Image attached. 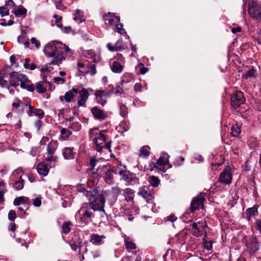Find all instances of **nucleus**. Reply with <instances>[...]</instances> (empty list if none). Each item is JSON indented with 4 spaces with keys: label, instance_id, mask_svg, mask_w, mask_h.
I'll use <instances>...</instances> for the list:
<instances>
[{
    "label": "nucleus",
    "instance_id": "5701e85b",
    "mask_svg": "<svg viewBox=\"0 0 261 261\" xmlns=\"http://www.w3.org/2000/svg\"><path fill=\"white\" fill-rule=\"evenodd\" d=\"M134 82V79L133 75L130 73H126L123 75L120 83L121 85L125 86L127 84L133 83Z\"/></svg>",
    "mask_w": 261,
    "mask_h": 261
},
{
    "label": "nucleus",
    "instance_id": "ea45409f",
    "mask_svg": "<svg viewBox=\"0 0 261 261\" xmlns=\"http://www.w3.org/2000/svg\"><path fill=\"white\" fill-rule=\"evenodd\" d=\"M257 209L258 206L257 205H255L253 207L248 208L247 212L249 216H253L257 214Z\"/></svg>",
    "mask_w": 261,
    "mask_h": 261
},
{
    "label": "nucleus",
    "instance_id": "cd10ccee",
    "mask_svg": "<svg viewBox=\"0 0 261 261\" xmlns=\"http://www.w3.org/2000/svg\"><path fill=\"white\" fill-rule=\"evenodd\" d=\"M123 69V66L118 62L114 61L111 66V69L114 73H120Z\"/></svg>",
    "mask_w": 261,
    "mask_h": 261
},
{
    "label": "nucleus",
    "instance_id": "6ab92c4d",
    "mask_svg": "<svg viewBox=\"0 0 261 261\" xmlns=\"http://www.w3.org/2000/svg\"><path fill=\"white\" fill-rule=\"evenodd\" d=\"M134 191L130 188L123 190V195L127 202L133 201L134 198Z\"/></svg>",
    "mask_w": 261,
    "mask_h": 261
},
{
    "label": "nucleus",
    "instance_id": "72a5a7b5",
    "mask_svg": "<svg viewBox=\"0 0 261 261\" xmlns=\"http://www.w3.org/2000/svg\"><path fill=\"white\" fill-rule=\"evenodd\" d=\"M256 70L253 69L252 68H250L249 70L246 72L245 74L242 75L243 79H247L249 77H254L256 74Z\"/></svg>",
    "mask_w": 261,
    "mask_h": 261
},
{
    "label": "nucleus",
    "instance_id": "2eb2a0df",
    "mask_svg": "<svg viewBox=\"0 0 261 261\" xmlns=\"http://www.w3.org/2000/svg\"><path fill=\"white\" fill-rule=\"evenodd\" d=\"M89 97V93L87 89H83L80 92V99L77 101L79 107L85 105L86 101Z\"/></svg>",
    "mask_w": 261,
    "mask_h": 261
},
{
    "label": "nucleus",
    "instance_id": "0eeeda50",
    "mask_svg": "<svg viewBox=\"0 0 261 261\" xmlns=\"http://www.w3.org/2000/svg\"><path fill=\"white\" fill-rule=\"evenodd\" d=\"M232 175V168L229 166L226 167L220 173L219 180L221 183L225 185H229L231 182Z\"/></svg>",
    "mask_w": 261,
    "mask_h": 261
},
{
    "label": "nucleus",
    "instance_id": "69168bd1",
    "mask_svg": "<svg viewBox=\"0 0 261 261\" xmlns=\"http://www.w3.org/2000/svg\"><path fill=\"white\" fill-rule=\"evenodd\" d=\"M49 141V138L47 137H43L41 140L40 141V143L42 145H45L46 143V142Z\"/></svg>",
    "mask_w": 261,
    "mask_h": 261
},
{
    "label": "nucleus",
    "instance_id": "a211bd4d",
    "mask_svg": "<svg viewBox=\"0 0 261 261\" xmlns=\"http://www.w3.org/2000/svg\"><path fill=\"white\" fill-rule=\"evenodd\" d=\"M138 195L145 199L147 203L151 202L153 198V196L152 195L151 193L144 189L141 190L140 192H138Z\"/></svg>",
    "mask_w": 261,
    "mask_h": 261
},
{
    "label": "nucleus",
    "instance_id": "f8f14e48",
    "mask_svg": "<svg viewBox=\"0 0 261 261\" xmlns=\"http://www.w3.org/2000/svg\"><path fill=\"white\" fill-rule=\"evenodd\" d=\"M91 112L93 117L95 119L99 120H104L107 117L105 113L102 110L98 109L97 107H93L91 109Z\"/></svg>",
    "mask_w": 261,
    "mask_h": 261
},
{
    "label": "nucleus",
    "instance_id": "39448f33",
    "mask_svg": "<svg viewBox=\"0 0 261 261\" xmlns=\"http://www.w3.org/2000/svg\"><path fill=\"white\" fill-rule=\"evenodd\" d=\"M105 24L112 28L115 32L122 34L123 31V24L120 23V18L115 16L114 13L109 12L103 15Z\"/></svg>",
    "mask_w": 261,
    "mask_h": 261
},
{
    "label": "nucleus",
    "instance_id": "ddd939ff",
    "mask_svg": "<svg viewBox=\"0 0 261 261\" xmlns=\"http://www.w3.org/2000/svg\"><path fill=\"white\" fill-rule=\"evenodd\" d=\"M248 247L252 251L255 252L259 250V244L255 237L252 236L247 243Z\"/></svg>",
    "mask_w": 261,
    "mask_h": 261
},
{
    "label": "nucleus",
    "instance_id": "f257e3e1",
    "mask_svg": "<svg viewBox=\"0 0 261 261\" xmlns=\"http://www.w3.org/2000/svg\"><path fill=\"white\" fill-rule=\"evenodd\" d=\"M62 43L58 41H53L47 43L44 47L43 52L48 58H53L50 65H59L65 59V55L60 51Z\"/></svg>",
    "mask_w": 261,
    "mask_h": 261
},
{
    "label": "nucleus",
    "instance_id": "c9c22d12",
    "mask_svg": "<svg viewBox=\"0 0 261 261\" xmlns=\"http://www.w3.org/2000/svg\"><path fill=\"white\" fill-rule=\"evenodd\" d=\"M97 162V160L95 158L91 159L90 161V166L93 173H95L98 171V167H96Z\"/></svg>",
    "mask_w": 261,
    "mask_h": 261
},
{
    "label": "nucleus",
    "instance_id": "49530a36",
    "mask_svg": "<svg viewBox=\"0 0 261 261\" xmlns=\"http://www.w3.org/2000/svg\"><path fill=\"white\" fill-rule=\"evenodd\" d=\"M203 247L207 250H210L213 247L212 243L211 241H207L205 238H203Z\"/></svg>",
    "mask_w": 261,
    "mask_h": 261
},
{
    "label": "nucleus",
    "instance_id": "4d7b16f0",
    "mask_svg": "<svg viewBox=\"0 0 261 261\" xmlns=\"http://www.w3.org/2000/svg\"><path fill=\"white\" fill-rule=\"evenodd\" d=\"M177 217H176L174 216V215L171 214L170 216H169L168 217H167L165 221H169L173 222L177 220Z\"/></svg>",
    "mask_w": 261,
    "mask_h": 261
},
{
    "label": "nucleus",
    "instance_id": "3c124183",
    "mask_svg": "<svg viewBox=\"0 0 261 261\" xmlns=\"http://www.w3.org/2000/svg\"><path fill=\"white\" fill-rule=\"evenodd\" d=\"M16 217V213L14 210H10L8 214V219L10 221H13Z\"/></svg>",
    "mask_w": 261,
    "mask_h": 261
},
{
    "label": "nucleus",
    "instance_id": "603ef678",
    "mask_svg": "<svg viewBox=\"0 0 261 261\" xmlns=\"http://www.w3.org/2000/svg\"><path fill=\"white\" fill-rule=\"evenodd\" d=\"M34 114L36 116H38L39 118H42L44 116V112L41 109H35Z\"/></svg>",
    "mask_w": 261,
    "mask_h": 261
},
{
    "label": "nucleus",
    "instance_id": "473e14b6",
    "mask_svg": "<svg viewBox=\"0 0 261 261\" xmlns=\"http://www.w3.org/2000/svg\"><path fill=\"white\" fill-rule=\"evenodd\" d=\"M71 226H72V224L71 222H70V221L64 222L63 223L62 226V232L64 234L68 233L71 230Z\"/></svg>",
    "mask_w": 261,
    "mask_h": 261
},
{
    "label": "nucleus",
    "instance_id": "423d86ee",
    "mask_svg": "<svg viewBox=\"0 0 261 261\" xmlns=\"http://www.w3.org/2000/svg\"><path fill=\"white\" fill-rule=\"evenodd\" d=\"M248 13L251 17L261 22V7L256 2H252L249 4Z\"/></svg>",
    "mask_w": 261,
    "mask_h": 261
},
{
    "label": "nucleus",
    "instance_id": "dca6fc26",
    "mask_svg": "<svg viewBox=\"0 0 261 261\" xmlns=\"http://www.w3.org/2000/svg\"><path fill=\"white\" fill-rule=\"evenodd\" d=\"M119 174L121 177V179L124 180L128 183H130L133 178V176H135L134 174L126 170H120L119 172Z\"/></svg>",
    "mask_w": 261,
    "mask_h": 261
},
{
    "label": "nucleus",
    "instance_id": "c03bdc74",
    "mask_svg": "<svg viewBox=\"0 0 261 261\" xmlns=\"http://www.w3.org/2000/svg\"><path fill=\"white\" fill-rule=\"evenodd\" d=\"M68 127L69 129L71 130H73L74 131H79L81 129V125L78 122L70 123Z\"/></svg>",
    "mask_w": 261,
    "mask_h": 261
},
{
    "label": "nucleus",
    "instance_id": "6e6552de",
    "mask_svg": "<svg viewBox=\"0 0 261 261\" xmlns=\"http://www.w3.org/2000/svg\"><path fill=\"white\" fill-rule=\"evenodd\" d=\"M204 200V195L202 193L194 198L191 202L190 211L194 213L199 208H202Z\"/></svg>",
    "mask_w": 261,
    "mask_h": 261
},
{
    "label": "nucleus",
    "instance_id": "09e8293b",
    "mask_svg": "<svg viewBox=\"0 0 261 261\" xmlns=\"http://www.w3.org/2000/svg\"><path fill=\"white\" fill-rule=\"evenodd\" d=\"M37 92L39 93H43L46 91V88L43 87L41 82L37 83L36 85Z\"/></svg>",
    "mask_w": 261,
    "mask_h": 261
},
{
    "label": "nucleus",
    "instance_id": "f704fd0d",
    "mask_svg": "<svg viewBox=\"0 0 261 261\" xmlns=\"http://www.w3.org/2000/svg\"><path fill=\"white\" fill-rule=\"evenodd\" d=\"M149 182L151 186L156 187L160 184V180L158 177L151 176L149 177Z\"/></svg>",
    "mask_w": 261,
    "mask_h": 261
},
{
    "label": "nucleus",
    "instance_id": "5fc2aeb1",
    "mask_svg": "<svg viewBox=\"0 0 261 261\" xmlns=\"http://www.w3.org/2000/svg\"><path fill=\"white\" fill-rule=\"evenodd\" d=\"M5 6L7 8L10 7L12 8H15L16 5L12 0H8L6 2Z\"/></svg>",
    "mask_w": 261,
    "mask_h": 261
},
{
    "label": "nucleus",
    "instance_id": "7ed1b4c3",
    "mask_svg": "<svg viewBox=\"0 0 261 261\" xmlns=\"http://www.w3.org/2000/svg\"><path fill=\"white\" fill-rule=\"evenodd\" d=\"M9 86L16 87L20 84L21 88L28 91L33 92L35 88L33 85H28L29 81L28 77L20 73L13 71L9 74Z\"/></svg>",
    "mask_w": 261,
    "mask_h": 261
},
{
    "label": "nucleus",
    "instance_id": "58836bf2",
    "mask_svg": "<svg viewBox=\"0 0 261 261\" xmlns=\"http://www.w3.org/2000/svg\"><path fill=\"white\" fill-rule=\"evenodd\" d=\"M27 12V10L25 8L23 7L20 8H18L15 10L14 14L16 16H21L25 15Z\"/></svg>",
    "mask_w": 261,
    "mask_h": 261
},
{
    "label": "nucleus",
    "instance_id": "f03ea898",
    "mask_svg": "<svg viewBox=\"0 0 261 261\" xmlns=\"http://www.w3.org/2000/svg\"><path fill=\"white\" fill-rule=\"evenodd\" d=\"M82 192L89 198L90 206L93 211H102L103 214H106L104 211L105 198L108 196L106 191H102L100 194H97V192L95 190L88 191L83 189Z\"/></svg>",
    "mask_w": 261,
    "mask_h": 261
},
{
    "label": "nucleus",
    "instance_id": "774afa93",
    "mask_svg": "<svg viewBox=\"0 0 261 261\" xmlns=\"http://www.w3.org/2000/svg\"><path fill=\"white\" fill-rule=\"evenodd\" d=\"M30 61V59L29 58H26L25 59V63H24V67L26 69L29 68V62Z\"/></svg>",
    "mask_w": 261,
    "mask_h": 261
},
{
    "label": "nucleus",
    "instance_id": "e2e57ef3",
    "mask_svg": "<svg viewBox=\"0 0 261 261\" xmlns=\"http://www.w3.org/2000/svg\"><path fill=\"white\" fill-rule=\"evenodd\" d=\"M54 81L55 83H59L60 82H62V83H64L65 82V80L64 78L60 77H55L54 79Z\"/></svg>",
    "mask_w": 261,
    "mask_h": 261
},
{
    "label": "nucleus",
    "instance_id": "338daca9",
    "mask_svg": "<svg viewBox=\"0 0 261 261\" xmlns=\"http://www.w3.org/2000/svg\"><path fill=\"white\" fill-rule=\"evenodd\" d=\"M5 193V191L4 189L0 190V203H2L4 201V195Z\"/></svg>",
    "mask_w": 261,
    "mask_h": 261
},
{
    "label": "nucleus",
    "instance_id": "4468645a",
    "mask_svg": "<svg viewBox=\"0 0 261 261\" xmlns=\"http://www.w3.org/2000/svg\"><path fill=\"white\" fill-rule=\"evenodd\" d=\"M107 47L111 51H121L127 48L125 45L122 44L121 42L119 41H118L114 45H112L111 43H108Z\"/></svg>",
    "mask_w": 261,
    "mask_h": 261
},
{
    "label": "nucleus",
    "instance_id": "f3484780",
    "mask_svg": "<svg viewBox=\"0 0 261 261\" xmlns=\"http://www.w3.org/2000/svg\"><path fill=\"white\" fill-rule=\"evenodd\" d=\"M75 152L73 151V147H66L63 151L64 158L67 160L73 159L74 158Z\"/></svg>",
    "mask_w": 261,
    "mask_h": 261
},
{
    "label": "nucleus",
    "instance_id": "aec40b11",
    "mask_svg": "<svg viewBox=\"0 0 261 261\" xmlns=\"http://www.w3.org/2000/svg\"><path fill=\"white\" fill-rule=\"evenodd\" d=\"M169 157L168 154H164V156H161L154 164L153 167L155 168H158L159 166H164L169 162Z\"/></svg>",
    "mask_w": 261,
    "mask_h": 261
},
{
    "label": "nucleus",
    "instance_id": "9d476101",
    "mask_svg": "<svg viewBox=\"0 0 261 261\" xmlns=\"http://www.w3.org/2000/svg\"><path fill=\"white\" fill-rule=\"evenodd\" d=\"M77 93V89L72 88L68 92H66L64 96H60L59 97V99L61 102H63L64 100H65L67 102H70L74 99L75 96Z\"/></svg>",
    "mask_w": 261,
    "mask_h": 261
},
{
    "label": "nucleus",
    "instance_id": "bf43d9fd",
    "mask_svg": "<svg viewBox=\"0 0 261 261\" xmlns=\"http://www.w3.org/2000/svg\"><path fill=\"white\" fill-rule=\"evenodd\" d=\"M31 40L32 43L34 44L36 48H38L40 46V42L38 40H37L35 38H32Z\"/></svg>",
    "mask_w": 261,
    "mask_h": 261
},
{
    "label": "nucleus",
    "instance_id": "680f3d73",
    "mask_svg": "<svg viewBox=\"0 0 261 261\" xmlns=\"http://www.w3.org/2000/svg\"><path fill=\"white\" fill-rule=\"evenodd\" d=\"M54 17L56 18V22L57 25L58 27H60L61 28L62 25L60 24V20L62 19V18L61 17H59L57 15H55Z\"/></svg>",
    "mask_w": 261,
    "mask_h": 261
},
{
    "label": "nucleus",
    "instance_id": "8fccbe9b",
    "mask_svg": "<svg viewBox=\"0 0 261 261\" xmlns=\"http://www.w3.org/2000/svg\"><path fill=\"white\" fill-rule=\"evenodd\" d=\"M41 198L39 197H37L33 199V204L36 207H39L41 205Z\"/></svg>",
    "mask_w": 261,
    "mask_h": 261
},
{
    "label": "nucleus",
    "instance_id": "37998d69",
    "mask_svg": "<svg viewBox=\"0 0 261 261\" xmlns=\"http://www.w3.org/2000/svg\"><path fill=\"white\" fill-rule=\"evenodd\" d=\"M108 95V92L102 90H97L95 92V96L97 98L102 99L103 97Z\"/></svg>",
    "mask_w": 261,
    "mask_h": 261
},
{
    "label": "nucleus",
    "instance_id": "a18cd8bd",
    "mask_svg": "<svg viewBox=\"0 0 261 261\" xmlns=\"http://www.w3.org/2000/svg\"><path fill=\"white\" fill-rule=\"evenodd\" d=\"M120 114L122 117H125L127 114V109L126 106L122 103L120 105Z\"/></svg>",
    "mask_w": 261,
    "mask_h": 261
},
{
    "label": "nucleus",
    "instance_id": "c85d7f7f",
    "mask_svg": "<svg viewBox=\"0 0 261 261\" xmlns=\"http://www.w3.org/2000/svg\"><path fill=\"white\" fill-rule=\"evenodd\" d=\"M86 68L87 69L84 73L85 74L89 73L91 75H94L96 73V65L95 63L86 64Z\"/></svg>",
    "mask_w": 261,
    "mask_h": 261
},
{
    "label": "nucleus",
    "instance_id": "2f4dec72",
    "mask_svg": "<svg viewBox=\"0 0 261 261\" xmlns=\"http://www.w3.org/2000/svg\"><path fill=\"white\" fill-rule=\"evenodd\" d=\"M241 127L238 123L233 125L231 128V134L233 137H238L241 133Z\"/></svg>",
    "mask_w": 261,
    "mask_h": 261
},
{
    "label": "nucleus",
    "instance_id": "4be33fe9",
    "mask_svg": "<svg viewBox=\"0 0 261 261\" xmlns=\"http://www.w3.org/2000/svg\"><path fill=\"white\" fill-rule=\"evenodd\" d=\"M37 169L38 173L40 175L45 176L48 173V166L46 164H44L43 163H40L38 165Z\"/></svg>",
    "mask_w": 261,
    "mask_h": 261
},
{
    "label": "nucleus",
    "instance_id": "c756f323",
    "mask_svg": "<svg viewBox=\"0 0 261 261\" xmlns=\"http://www.w3.org/2000/svg\"><path fill=\"white\" fill-rule=\"evenodd\" d=\"M93 216V213L90 211H86L81 217V220L83 221L85 224L89 223V220Z\"/></svg>",
    "mask_w": 261,
    "mask_h": 261
},
{
    "label": "nucleus",
    "instance_id": "0e129e2a",
    "mask_svg": "<svg viewBox=\"0 0 261 261\" xmlns=\"http://www.w3.org/2000/svg\"><path fill=\"white\" fill-rule=\"evenodd\" d=\"M148 71V68L143 67V65H141V67L140 68L139 72L140 74H144Z\"/></svg>",
    "mask_w": 261,
    "mask_h": 261
},
{
    "label": "nucleus",
    "instance_id": "052dcab7",
    "mask_svg": "<svg viewBox=\"0 0 261 261\" xmlns=\"http://www.w3.org/2000/svg\"><path fill=\"white\" fill-rule=\"evenodd\" d=\"M134 90L136 92H140L142 90V86L140 83H136L134 86Z\"/></svg>",
    "mask_w": 261,
    "mask_h": 261
},
{
    "label": "nucleus",
    "instance_id": "393cba45",
    "mask_svg": "<svg viewBox=\"0 0 261 261\" xmlns=\"http://www.w3.org/2000/svg\"><path fill=\"white\" fill-rule=\"evenodd\" d=\"M58 142L56 141L50 142L47 147V153L49 154H54L58 147Z\"/></svg>",
    "mask_w": 261,
    "mask_h": 261
},
{
    "label": "nucleus",
    "instance_id": "9b49d317",
    "mask_svg": "<svg viewBox=\"0 0 261 261\" xmlns=\"http://www.w3.org/2000/svg\"><path fill=\"white\" fill-rule=\"evenodd\" d=\"M116 171L114 168H111L105 172L103 178L107 184L113 185L114 184V175L116 174Z\"/></svg>",
    "mask_w": 261,
    "mask_h": 261
},
{
    "label": "nucleus",
    "instance_id": "412c9836",
    "mask_svg": "<svg viewBox=\"0 0 261 261\" xmlns=\"http://www.w3.org/2000/svg\"><path fill=\"white\" fill-rule=\"evenodd\" d=\"M29 199L24 196H20L19 197L16 198L13 202V203L15 205L18 206L20 204L24 205V207H27V204L29 203Z\"/></svg>",
    "mask_w": 261,
    "mask_h": 261
},
{
    "label": "nucleus",
    "instance_id": "4c0bfd02",
    "mask_svg": "<svg viewBox=\"0 0 261 261\" xmlns=\"http://www.w3.org/2000/svg\"><path fill=\"white\" fill-rule=\"evenodd\" d=\"M124 242L125 244V247L127 250H134L136 248V244L128 240V239H125Z\"/></svg>",
    "mask_w": 261,
    "mask_h": 261
},
{
    "label": "nucleus",
    "instance_id": "79ce46f5",
    "mask_svg": "<svg viewBox=\"0 0 261 261\" xmlns=\"http://www.w3.org/2000/svg\"><path fill=\"white\" fill-rule=\"evenodd\" d=\"M0 15L1 17L9 15V8L5 6L0 7Z\"/></svg>",
    "mask_w": 261,
    "mask_h": 261
},
{
    "label": "nucleus",
    "instance_id": "e433bc0d",
    "mask_svg": "<svg viewBox=\"0 0 261 261\" xmlns=\"http://www.w3.org/2000/svg\"><path fill=\"white\" fill-rule=\"evenodd\" d=\"M24 186V180L20 177L19 179L15 182L14 187L17 190H21Z\"/></svg>",
    "mask_w": 261,
    "mask_h": 261
},
{
    "label": "nucleus",
    "instance_id": "20e7f679",
    "mask_svg": "<svg viewBox=\"0 0 261 261\" xmlns=\"http://www.w3.org/2000/svg\"><path fill=\"white\" fill-rule=\"evenodd\" d=\"M89 134L90 138L92 140L94 144V149L99 152H102L103 145L106 141L105 135L96 128L90 129Z\"/></svg>",
    "mask_w": 261,
    "mask_h": 261
},
{
    "label": "nucleus",
    "instance_id": "1a4fd4ad",
    "mask_svg": "<svg viewBox=\"0 0 261 261\" xmlns=\"http://www.w3.org/2000/svg\"><path fill=\"white\" fill-rule=\"evenodd\" d=\"M245 101L243 93L241 91H237L231 96L230 104L233 108L237 109L244 103Z\"/></svg>",
    "mask_w": 261,
    "mask_h": 261
},
{
    "label": "nucleus",
    "instance_id": "bb28decb",
    "mask_svg": "<svg viewBox=\"0 0 261 261\" xmlns=\"http://www.w3.org/2000/svg\"><path fill=\"white\" fill-rule=\"evenodd\" d=\"M7 77L5 73L3 72V70L0 71V86L2 88L7 87L9 89L11 86H9V80L7 81L5 79Z\"/></svg>",
    "mask_w": 261,
    "mask_h": 261
},
{
    "label": "nucleus",
    "instance_id": "b1692460",
    "mask_svg": "<svg viewBox=\"0 0 261 261\" xmlns=\"http://www.w3.org/2000/svg\"><path fill=\"white\" fill-rule=\"evenodd\" d=\"M106 238L104 235L99 236L98 234H92L91 236V242L94 245H99L102 242V239Z\"/></svg>",
    "mask_w": 261,
    "mask_h": 261
},
{
    "label": "nucleus",
    "instance_id": "de8ad7c7",
    "mask_svg": "<svg viewBox=\"0 0 261 261\" xmlns=\"http://www.w3.org/2000/svg\"><path fill=\"white\" fill-rule=\"evenodd\" d=\"M123 88L125 89H128V88L124 85H119L116 86L115 88V93L116 94H122L124 93Z\"/></svg>",
    "mask_w": 261,
    "mask_h": 261
},
{
    "label": "nucleus",
    "instance_id": "6e6d98bb",
    "mask_svg": "<svg viewBox=\"0 0 261 261\" xmlns=\"http://www.w3.org/2000/svg\"><path fill=\"white\" fill-rule=\"evenodd\" d=\"M62 45L63 46H60V51L62 52L63 54L65 55V53H67L69 51H70V48L67 46L65 44H62Z\"/></svg>",
    "mask_w": 261,
    "mask_h": 261
},
{
    "label": "nucleus",
    "instance_id": "864d4df0",
    "mask_svg": "<svg viewBox=\"0 0 261 261\" xmlns=\"http://www.w3.org/2000/svg\"><path fill=\"white\" fill-rule=\"evenodd\" d=\"M111 192L116 195H118L120 192V190L118 186H114L111 188Z\"/></svg>",
    "mask_w": 261,
    "mask_h": 261
},
{
    "label": "nucleus",
    "instance_id": "a19ab883",
    "mask_svg": "<svg viewBox=\"0 0 261 261\" xmlns=\"http://www.w3.org/2000/svg\"><path fill=\"white\" fill-rule=\"evenodd\" d=\"M150 147L148 146H144L140 148V153L141 155L147 157L149 154Z\"/></svg>",
    "mask_w": 261,
    "mask_h": 261
},
{
    "label": "nucleus",
    "instance_id": "a878e982",
    "mask_svg": "<svg viewBox=\"0 0 261 261\" xmlns=\"http://www.w3.org/2000/svg\"><path fill=\"white\" fill-rule=\"evenodd\" d=\"M192 233L196 237H200L202 236L203 232L198 227V223L194 222L192 224Z\"/></svg>",
    "mask_w": 261,
    "mask_h": 261
},
{
    "label": "nucleus",
    "instance_id": "7c9ffc66",
    "mask_svg": "<svg viewBox=\"0 0 261 261\" xmlns=\"http://www.w3.org/2000/svg\"><path fill=\"white\" fill-rule=\"evenodd\" d=\"M72 133V131L69 129V127L68 128H63L61 130L60 136L61 138L64 140H66Z\"/></svg>",
    "mask_w": 261,
    "mask_h": 261
},
{
    "label": "nucleus",
    "instance_id": "13d9d810",
    "mask_svg": "<svg viewBox=\"0 0 261 261\" xmlns=\"http://www.w3.org/2000/svg\"><path fill=\"white\" fill-rule=\"evenodd\" d=\"M46 160L47 161L51 162H56L57 160V158L53 156V154L48 155L47 157L46 158Z\"/></svg>",
    "mask_w": 261,
    "mask_h": 261
}]
</instances>
